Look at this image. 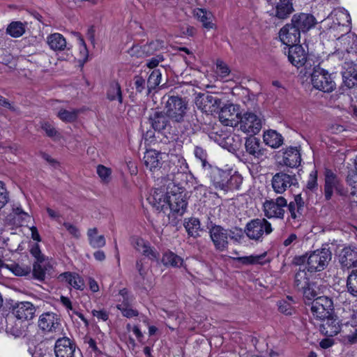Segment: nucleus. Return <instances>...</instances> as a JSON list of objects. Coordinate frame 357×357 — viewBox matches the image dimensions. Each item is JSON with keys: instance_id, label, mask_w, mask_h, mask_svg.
<instances>
[{"instance_id": "nucleus-13", "label": "nucleus", "mask_w": 357, "mask_h": 357, "mask_svg": "<svg viewBox=\"0 0 357 357\" xmlns=\"http://www.w3.org/2000/svg\"><path fill=\"white\" fill-rule=\"evenodd\" d=\"M284 53L287 54L289 62L296 67L307 66V52L297 43L284 47Z\"/></svg>"}, {"instance_id": "nucleus-27", "label": "nucleus", "mask_w": 357, "mask_h": 357, "mask_svg": "<svg viewBox=\"0 0 357 357\" xmlns=\"http://www.w3.org/2000/svg\"><path fill=\"white\" fill-rule=\"evenodd\" d=\"M282 162L291 168L297 167L301 165V155L300 149L296 146H289L283 151Z\"/></svg>"}, {"instance_id": "nucleus-22", "label": "nucleus", "mask_w": 357, "mask_h": 357, "mask_svg": "<svg viewBox=\"0 0 357 357\" xmlns=\"http://www.w3.org/2000/svg\"><path fill=\"white\" fill-rule=\"evenodd\" d=\"M188 170V165L185 159L178 155H172L169 160V172L170 176L186 173ZM173 178H169V182H173Z\"/></svg>"}, {"instance_id": "nucleus-54", "label": "nucleus", "mask_w": 357, "mask_h": 357, "mask_svg": "<svg viewBox=\"0 0 357 357\" xmlns=\"http://www.w3.org/2000/svg\"><path fill=\"white\" fill-rule=\"evenodd\" d=\"M195 156L201 160L202 166L206 167L209 164L207 162V153L206 151L202 146H196L194 151Z\"/></svg>"}, {"instance_id": "nucleus-26", "label": "nucleus", "mask_w": 357, "mask_h": 357, "mask_svg": "<svg viewBox=\"0 0 357 357\" xmlns=\"http://www.w3.org/2000/svg\"><path fill=\"white\" fill-rule=\"evenodd\" d=\"M319 326L320 332L326 336L333 337L340 331V325L337 317L333 314L321 319Z\"/></svg>"}, {"instance_id": "nucleus-8", "label": "nucleus", "mask_w": 357, "mask_h": 357, "mask_svg": "<svg viewBox=\"0 0 357 357\" xmlns=\"http://www.w3.org/2000/svg\"><path fill=\"white\" fill-rule=\"evenodd\" d=\"M311 312L314 317L321 320L334 312L333 302L327 296H319L312 302Z\"/></svg>"}, {"instance_id": "nucleus-45", "label": "nucleus", "mask_w": 357, "mask_h": 357, "mask_svg": "<svg viewBox=\"0 0 357 357\" xmlns=\"http://www.w3.org/2000/svg\"><path fill=\"white\" fill-rule=\"evenodd\" d=\"M107 97L110 101L117 100L120 104L123 102L121 86L118 82L111 83L107 92Z\"/></svg>"}, {"instance_id": "nucleus-15", "label": "nucleus", "mask_w": 357, "mask_h": 357, "mask_svg": "<svg viewBox=\"0 0 357 357\" xmlns=\"http://www.w3.org/2000/svg\"><path fill=\"white\" fill-rule=\"evenodd\" d=\"M268 4L272 6V8L267 10V13L272 17H275L280 20H284L294 11L291 2H282L278 0H266Z\"/></svg>"}, {"instance_id": "nucleus-16", "label": "nucleus", "mask_w": 357, "mask_h": 357, "mask_svg": "<svg viewBox=\"0 0 357 357\" xmlns=\"http://www.w3.org/2000/svg\"><path fill=\"white\" fill-rule=\"evenodd\" d=\"M60 316L54 312H44L38 319V327L45 333H55L61 327Z\"/></svg>"}, {"instance_id": "nucleus-29", "label": "nucleus", "mask_w": 357, "mask_h": 357, "mask_svg": "<svg viewBox=\"0 0 357 357\" xmlns=\"http://www.w3.org/2000/svg\"><path fill=\"white\" fill-rule=\"evenodd\" d=\"M287 208L293 219L300 220L303 215L305 202L301 194L294 197V200L287 205Z\"/></svg>"}, {"instance_id": "nucleus-35", "label": "nucleus", "mask_w": 357, "mask_h": 357, "mask_svg": "<svg viewBox=\"0 0 357 357\" xmlns=\"http://www.w3.org/2000/svg\"><path fill=\"white\" fill-rule=\"evenodd\" d=\"M47 43L54 51H63L67 46L66 38L59 33L50 34L47 38Z\"/></svg>"}, {"instance_id": "nucleus-18", "label": "nucleus", "mask_w": 357, "mask_h": 357, "mask_svg": "<svg viewBox=\"0 0 357 357\" xmlns=\"http://www.w3.org/2000/svg\"><path fill=\"white\" fill-rule=\"evenodd\" d=\"M164 42L162 40L151 41L144 45H133L129 50L131 56L137 57H146L153 55L156 51L163 47Z\"/></svg>"}, {"instance_id": "nucleus-64", "label": "nucleus", "mask_w": 357, "mask_h": 357, "mask_svg": "<svg viewBox=\"0 0 357 357\" xmlns=\"http://www.w3.org/2000/svg\"><path fill=\"white\" fill-rule=\"evenodd\" d=\"M97 174L102 180H106L111 174V170L103 165H99L97 167Z\"/></svg>"}, {"instance_id": "nucleus-33", "label": "nucleus", "mask_w": 357, "mask_h": 357, "mask_svg": "<svg viewBox=\"0 0 357 357\" xmlns=\"http://www.w3.org/2000/svg\"><path fill=\"white\" fill-rule=\"evenodd\" d=\"M59 279L61 281L67 282L69 285L76 289L82 290L84 289V280L77 273L65 272L59 275Z\"/></svg>"}, {"instance_id": "nucleus-62", "label": "nucleus", "mask_w": 357, "mask_h": 357, "mask_svg": "<svg viewBox=\"0 0 357 357\" xmlns=\"http://www.w3.org/2000/svg\"><path fill=\"white\" fill-rule=\"evenodd\" d=\"M347 182L348 185H357V156L355 160V171H351L349 173L347 177Z\"/></svg>"}, {"instance_id": "nucleus-28", "label": "nucleus", "mask_w": 357, "mask_h": 357, "mask_svg": "<svg viewBox=\"0 0 357 357\" xmlns=\"http://www.w3.org/2000/svg\"><path fill=\"white\" fill-rule=\"evenodd\" d=\"M211 169L210 178L214 187L216 189H220L225 191V188L227 186L226 183L227 180V171L222 170L216 167H213L211 165H208Z\"/></svg>"}, {"instance_id": "nucleus-31", "label": "nucleus", "mask_w": 357, "mask_h": 357, "mask_svg": "<svg viewBox=\"0 0 357 357\" xmlns=\"http://www.w3.org/2000/svg\"><path fill=\"white\" fill-rule=\"evenodd\" d=\"M351 187L350 192L340 183L335 188V190L340 196L347 199L352 207H357V185H349Z\"/></svg>"}, {"instance_id": "nucleus-48", "label": "nucleus", "mask_w": 357, "mask_h": 357, "mask_svg": "<svg viewBox=\"0 0 357 357\" xmlns=\"http://www.w3.org/2000/svg\"><path fill=\"white\" fill-rule=\"evenodd\" d=\"M266 256V252H264L261 255H250L245 257H237L236 260L244 265H250V264H264V262L262 260Z\"/></svg>"}, {"instance_id": "nucleus-55", "label": "nucleus", "mask_w": 357, "mask_h": 357, "mask_svg": "<svg viewBox=\"0 0 357 357\" xmlns=\"http://www.w3.org/2000/svg\"><path fill=\"white\" fill-rule=\"evenodd\" d=\"M344 15V13H343L342 12H332L325 20V22L328 24V25L329 26L330 23H331V21H333V24H334V26H333V28L335 27L336 25L337 26H340L342 24V22H340V17H343ZM333 26H330V28H332Z\"/></svg>"}, {"instance_id": "nucleus-58", "label": "nucleus", "mask_w": 357, "mask_h": 357, "mask_svg": "<svg viewBox=\"0 0 357 357\" xmlns=\"http://www.w3.org/2000/svg\"><path fill=\"white\" fill-rule=\"evenodd\" d=\"M9 200L8 192L2 181H0V210L3 208Z\"/></svg>"}, {"instance_id": "nucleus-21", "label": "nucleus", "mask_w": 357, "mask_h": 357, "mask_svg": "<svg viewBox=\"0 0 357 357\" xmlns=\"http://www.w3.org/2000/svg\"><path fill=\"white\" fill-rule=\"evenodd\" d=\"M343 84L348 89L357 86V66L352 61H345L342 65Z\"/></svg>"}, {"instance_id": "nucleus-50", "label": "nucleus", "mask_w": 357, "mask_h": 357, "mask_svg": "<svg viewBox=\"0 0 357 357\" xmlns=\"http://www.w3.org/2000/svg\"><path fill=\"white\" fill-rule=\"evenodd\" d=\"M162 73L160 69L152 71L147 80L148 93L160 84Z\"/></svg>"}, {"instance_id": "nucleus-2", "label": "nucleus", "mask_w": 357, "mask_h": 357, "mask_svg": "<svg viewBox=\"0 0 357 357\" xmlns=\"http://www.w3.org/2000/svg\"><path fill=\"white\" fill-rule=\"evenodd\" d=\"M332 259V253L328 248H321L301 256H296L292 263L296 266L306 264L309 272H319L324 270Z\"/></svg>"}, {"instance_id": "nucleus-19", "label": "nucleus", "mask_w": 357, "mask_h": 357, "mask_svg": "<svg viewBox=\"0 0 357 357\" xmlns=\"http://www.w3.org/2000/svg\"><path fill=\"white\" fill-rule=\"evenodd\" d=\"M291 23L300 33H305L314 27L317 21L312 14L301 13L294 15Z\"/></svg>"}, {"instance_id": "nucleus-5", "label": "nucleus", "mask_w": 357, "mask_h": 357, "mask_svg": "<svg viewBox=\"0 0 357 357\" xmlns=\"http://www.w3.org/2000/svg\"><path fill=\"white\" fill-rule=\"evenodd\" d=\"M272 231L271 224L265 218L252 219L244 228V233L247 237L258 242L262 241L263 236L270 234Z\"/></svg>"}, {"instance_id": "nucleus-37", "label": "nucleus", "mask_w": 357, "mask_h": 357, "mask_svg": "<svg viewBox=\"0 0 357 357\" xmlns=\"http://www.w3.org/2000/svg\"><path fill=\"white\" fill-rule=\"evenodd\" d=\"M194 15L202 23V26L206 29H212L213 23L212 22L213 14L204 8H196L194 10Z\"/></svg>"}, {"instance_id": "nucleus-11", "label": "nucleus", "mask_w": 357, "mask_h": 357, "mask_svg": "<svg viewBox=\"0 0 357 357\" xmlns=\"http://www.w3.org/2000/svg\"><path fill=\"white\" fill-rule=\"evenodd\" d=\"M220 121L227 126L235 127L238 125L241 113L239 107L234 104H227L218 108Z\"/></svg>"}, {"instance_id": "nucleus-1", "label": "nucleus", "mask_w": 357, "mask_h": 357, "mask_svg": "<svg viewBox=\"0 0 357 357\" xmlns=\"http://www.w3.org/2000/svg\"><path fill=\"white\" fill-rule=\"evenodd\" d=\"M165 109L170 118L172 123L180 126L183 125L185 130L196 127L198 119L195 111L190 112L188 102L185 98L178 96H168L165 102Z\"/></svg>"}, {"instance_id": "nucleus-7", "label": "nucleus", "mask_w": 357, "mask_h": 357, "mask_svg": "<svg viewBox=\"0 0 357 357\" xmlns=\"http://www.w3.org/2000/svg\"><path fill=\"white\" fill-rule=\"evenodd\" d=\"M263 119L261 114H257L255 112H247L240 116L239 128L243 132L255 135L259 132L262 128Z\"/></svg>"}, {"instance_id": "nucleus-44", "label": "nucleus", "mask_w": 357, "mask_h": 357, "mask_svg": "<svg viewBox=\"0 0 357 357\" xmlns=\"http://www.w3.org/2000/svg\"><path fill=\"white\" fill-rule=\"evenodd\" d=\"M242 182L243 177L240 174L235 173L233 175H230V174L227 172V186L225 188V192L238 189Z\"/></svg>"}, {"instance_id": "nucleus-43", "label": "nucleus", "mask_w": 357, "mask_h": 357, "mask_svg": "<svg viewBox=\"0 0 357 357\" xmlns=\"http://www.w3.org/2000/svg\"><path fill=\"white\" fill-rule=\"evenodd\" d=\"M25 32L24 24L20 21L12 22L6 29V33L13 38H19Z\"/></svg>"}, {"instance_id": "nucleus-63", "label": "nucleus", "mask_w": 357, "mask_h": 357, "mask_svg": "<svg viewBox=\"0 0 357 357\" xmlns=\"http://www.w3.org/2000/svg\"><path fill=\"white\" fill-rule=\"evenodd\" d=\"M41 128L50 137H53L57 134L56 129L48 122L43 123Z\"/></svg>"}, {"instance_id": "nucleus-20", "label": "nucleus", "mask_w": 357, "mask_h": 357, "mask_svg": "<svg viewBox=\"0 0 357 357\" xmlns=\"http://www.w3.org/2000/svg\"><path fill=\"white\" fill-rule=\"evenodd\" d=\"M245 149L248 153L252 155L258 162L266 158V149L261 146L260 140L254 137H247Z\"/></svg>"}, {"instance_id": "nucleus-4", "label": "nucleus", "mask_w": 357, "mask_h": 357, "mask_svg": "<svg viewBox=\"0 0 357 357\" xmlns=\"http://www.w3.org/2000/svg\"><path fill=\"white\" fill-rule=\"evenodd\" d=\"M168 188H170L167 200L168 209L173 213L182 216L185 212L188 206L186 193L176 186L174 182H169Z\"/></svg>"}, {"instance_id": "nucleus-52", "label": "nucleus", "mask_w": 357, "mask_h": 357, "mask_svg": "<svg viewBox=\"0 0 357 357\" xmlns=\"http://www.w3.org/2000/svg\"><path fill=\"white\" fill-rule=\"evenodd\" d=\"M116 307L121 312L122 314L127 318L139 315L138 311L131 308L128 303H124V302H123L121 304H118Z\"/></svg>"}, {"instance_id": "nucleus-47", "label": "nucleus", "mask_w": 357, "mask_h": 357, "mask_svg": "<svg viewBox=\"0 0 357 357\" xmlns=\"http://www.w3.org/2000/svg\"><path fill=\"white\" fill-rule=\"evenodd\" d=\"M79 114V110L78 109H71L67 110L64 109H61L57 114L58 117L63 121L66 123H72L77 120L78 115Z\"/></svg>"}, {"instance_id": "nucleus-30", "label": "nucleus", "mask_w": 357, "mask_h": 357, "mask_svg": "<svg viewBox=\"0 0 357 357\" xmlns=\"http://www.w3.org/2000/svg\"><path fill=\"white\" fill-rule=\"evenodd\" d=\"M340 183L335 174L331 170L326 169L325 172V185H324V196L326 200L331 199L333 190L336 186Z\"/></svg>"}, {"instance_id": "nucleus-38", "label": "nucleus", "mask_w": 357, "mask_h": 357, "mask_svg": "<svg viewBox=\"0 0 357 357\" xmlns=\"http://www.w3.org/2000/svg\"><path fill=\"white\" fill-rule=\"evenodd\" d=\"M97 234L98 229L96 227L89 229L87 231L89 244L93 248H102L106 244L105 236L103 235L97 236Z\"/></svg>"}, {"instance_id": "nucleus-10", "label": "nucleus", "mask_w": 357, "mask_h": 357, "mask_svg": "<svg viewBox=\"0 0 357 357\" xmlns=\"http://www.w3.org/2000/svg\"><path fill=\"white\" fill-rule=\"evenodd\" d=\"M195 105L202 112L213 114L218 112L221 105V100L218 97L208 93H199L195 98Z\"/></svg>"}, {"instance_id": "nucleus-57", "label": "nucleus", "mask_w": 357, "mask_h": 357, "mask_svg": "<svg viewBox=\"0 0 357 357\" xmlns=\"http://www.w3.org/2000/svg\"><path fill=\"white\" fill-rule=\"evenodd\" d=\"M229 238L231 240H234L236 242H240L241 239L243 238L244 229L243 230L239 227H234L232 229L229 230Z\"/></svg>"}, {"instance_id": "nucleus-46", "label": "nucleus", "mask_w": 357, "mask_h": 357, "mask_svg": "<svg viewBox=\"0 0 357 357\" xmlns=\"http://www.w3.org/2000/svg\"><path fill=\"white\" fill-rule=\"evenodd\" d=\"M347 291L353 296H357V269L352 270L347 278Z\"/></svg>"}, {"instance_id": "nucleus-3", "label": "nucleus", "mask_w": 357, "mask_h": 357, "mask_svg": "<svg viewBox=\"0 0 357 357\" xmlns=\"http://www.w3.org/2000/svg\"><path fill=\"white\" fill-rule=\"evenodd\" d=\"M148 121L155 131L164 135L167 139H174L178 135L176 127L165 111H153L149 114Z\"/></svg>"}, {"instance_id": "nucleus-17", "label": "nucleus", "mask_w": 357, "mask_h": 357, "mask_svg": "<svg viewBox=\"0 0 357 357\" xmlns=\"http://www.w3.org/2000/svg\"><path fill=\"white\" fill-rule=\"evenodd\" d=\"M337 259L342 269L357 267V247H344L340 251Z\"/></svg>"}, {"instance_id": "nucleus-36", "label": "nucleus", "mask_w": 357, "mask_h": 357, "mask_svg": "<svg viewBox=\"0 0 357 357\" xmlns=\"http://www.w3.org/2000/svg\"><path fill=\"white\" fill-rule=\"evenodd\" d=\"M264 142L271 148L277 149L283 144V137L275 130H269L264 134Z\"/></svg>"}, {"instance_id": "nucleus-14", "label": "nucleus", "mask_w": 357, "mask_h": 357, "mask_svg": "<svg viewBox=\"0 0 357 357\" xmlns=\"http://www.w3.org/2000/svg\"><path fill=\"white\" fill-rule=\"evenodd\" d=\"M297 184L295 175H290L284 172L276 173L272 177L271 185L275 192L282 194L291 185Z\"/></svg>"}, {"instance_id": "nucleus-32", "label": "nucleus", "mask_w": 357, "mask_h": 357, "mask_svg": "<svg viewBox=\"0 0 357 357\" xmlns=\"http://www.w3.org/2000/svg\"><path fill=\"white\" fill-rule=\"evenodd\" d=\"M160 153L155 150L146 151L144 156V164L151 172H155L160 167Z\"/></svg>"}, {"instance_id": "nucleus-56", "label": "nucleus", "mask_w": 357, "mask_h": 357, "mask_svg": "<svg viewBox=\"0 0 357 357\" xmlns=\"http://www.w3.org/2000/svg\"><path fill=\"white\" fill-rule=\"evenodd\" d=\"M317 172L312 171L309 175L306 188L307 190L314 192L317 189Z\"/></svg>"}, {"instance_id": "nucleus-40", "label": "nucleus", "mask_w": 357, "mask_h": 357, "mask_svg": "<svg viewBox=\"0 0 357 357\" xmlns=\"http://www.w3.org/2000/svg\"><path fill=\"white\" fill-rule=\"evenodd\" d=\"M310 283L311 282L310 281L308 274L305 270L299 268L295 274L294 287L299 291L301 290V289H304L305 287L309 285Z\"/></svg>"}, {"instance_id": "nucleus-61", "label": "nucleus", "mask_w": 357, "mask_h": 357, "mask_svg": "<svg viewBox=\"0 0 357 357\" xmlns=\"http://www.w3.org/2000/svg\"><path fill=\"white\" fill-rule=\"evenodd\" d=\"M216 68L217 72L222 77H225L229 74L230 70L228 66L222 61H217Z\"/></svg>"}, {"instance_id": "nucleus-34", "label": "nucleus", "mask_w": 357, "mask_h": 357, "mask_svg": "<svg viewBox=\"0 0 357 357\" xmlns=\"http://www.w3.org/2000/svg\"><path fill=\"white\" fill-rule=\"evenodd\" d=\"M265 215L268 218H283L284 209L273 203V199L266 200L264 204Z\"/></svg>"}, {"instance_id": "nucleus-23", "label": "nucleus", "mask_w": 357, "mask_h": 357, "mask_svg": "<svg viewBox=\"0 0 357 357\" xmlns=\"http://www.w3.org/2000/svg\"><path fill=\"white\" fill-rule=\"evenodd\" d=\"M75 345L66 337L59 338L54 345L56 357H74Z\"/></svg>"}, {"instance_id": "nucleus-41", "label": "nucleus", "mask_w": 357, "mask_h": 357, "mask_svg": "<svg viewBox=\"0 0 357 357\" xmlns=\"http://www.w3.org/2000/svg\"><path fill=\"white\" fill-rule=\"evenodd\" d=\"M184 227L189 236L196 238L200 236V221L198 218H191L188 221H185Z\"/></svg>"}, {"instance_id": "nucleus-25", "label": "nucleus", "mask_w": 357, "mask_h": 357, "mask_svg": "<svg viewBox=\"0 0 357 357\" xmlns=\"http://www.w3.org/2000/svg\"><path fill=\"white\" fill-rule=\"evenodd\" d=\"M279 37L287 47L300 41L301 33L292 25V23L287 24L280 29Z\"/></svg>"}, {"instance_id": "nucleus-60", "label": "nucleus", "mask_w": 357, "mask_h": 357, "mask_svg": "<svg viewBox=\"0 0 357 357\" xmlns=\"http://www.w3.org/2000/svg\"><path fill=\"white\" fill-rule=\"evenodd\" d=\"M134 85L137 92L142 93L146 88L145 79L139 75L134 77Z\"/></svg>"}, {"instance_id": "nucleus-59", "label": "nucleus", "mask_w": 357, "mask_h": 357, "mask_svg": "<svg viewBox=\"0 0 357 357\" xmlns=\"http://www.w3.org/2000/svg\"><path fill=\"white\" fill-rule=\"evenodd\" d=\"M13 273L19 276L26 275L31 272V269L28 267H22L19 264L12 265L10 268Z\"/></svg>"}, {"instance_id": "nucleus-42", "label": "nucleus", "mask_w": 357, "mask_h": 357, "mask_svg": "<svg viewBox=\"0 0 357 357\" xmlns=\"http://www.w3.org/2000/svg\"><path fill=\"white\" fill-rule=\"evenodd\" d=\"M299 291H301L303 294L305 305H312V302L317 298V293L315 290L314 283L313 282L305 287L304 289H301Z\"/></svg>"}, {"instance_id": "nucleus-12", "label": "nucleus", "mask_w": 357, "mask_h": 357, "mask_svg": "<svg viewBox=\"0 0 357 357\" xmlns=\"http://www.w3.org/2000/svg\"><path fill=\"white\" fill-rule=\"evenodd\" d=\"M211 239L215 248L219 251H224L228 247L229 234L227 229L220 225L211 222L208 227Z\"/></svg>"}, {"instance_id": "nucleus-6", "label": "nucleus", "mask_w": 357, "mask_h": 357, "mask_svg": "<svg viewBox=\"0 0 357 357\" xmlns=\"http://www.w3.org/2000/svg\"><path fill=\"white\" fill-rule=\"evenodd\" d=\"M311 83L314 89L325 93L332 92L336 86L331 75L318 66L314 68L311 74Z\"/></svg>"}, {"instance_id": "nucleus-9", "label": "nucleus", "mask_w": 357, "mask_h": 357, "mask_svg": "<svg viewBox=\"0 0 357 357\" xmlns=\"http://www.w3.org/2000/svg\"><path fill=\"white\" fill-rule=\"evenodd\" d=\"M170 188L163 185L160 188H156L151 192L147 198L149 202L158 211L164 213L168 210V197Z\"/></svg>"}, {"instance_id": "nucleus-24", "label": "nucleus", "mask_w": 357, "mask_h": 357, "mask_svg": "<svg viewBox=\"0 0 357 357\" xmlns=\"http://www.w3.org/2000/svg\"><path fill=\"white\" fill-rule=\"evenodd\" d=\"M35 312V307L30 302L15 303L13 305V313L19 320L32 319Z\"/></svg>"}, {"instance_id": "nucleus-39", "label": "nucleus", "mask_w": 357, "mask_h": 357, "mask_svg": "<svg viewBox=\"0 0 357 357\" xmlns=\"http://www.w3.org/2000/svg\"><path fill=\"white\" fill-rule=\"evenodd\" d=\"M162 262L166 266L181 267L183 265V259L173 252L167 251L162 255Z\"/></svg>"}, {"instance_id": "nucleus-53", "label": "nucleus", "mask_w": 357, "mask_h": 357, "mask_svg": "<svg viewBox=\"0 0 357 357\" xmlns=\"http://www.w3.org/2000/svg\"><path fill=\"white\" fill-rule=\"evenodd\" d=\"M279 311L285 315H292L295 312V309L291 303L287 300H282L278 303Z\"/></svg>"}, {"instance_id": "nucleus-49", "label": "nucleus", "mask_w": 357, "mask_h": 357, "mask_svg": "<svg viewBox=\"0 0 357 357\" xmlns=\"http://www.w3.org/2000/svg\"><path fill=\"white\" fill-rule=\"evenodd\" d=\"M46 266L45 261H36L33 266V276L35 279L43 281L45 278Z\"/></svg>"}, {"instance_id": "nucleus-51", "label": "nucleus", "mask_w": 357, "mask_h": 357, "mask_svg": "<svg viewBox=\"0 0 357 357\" xmlns=\"http://www.w3.org/2000/svg\"><path fill=\"white\" fill-rule=\"evenodd\" d=\"M140 253L151 261H157L160 257L159 252L153 247H151L149 242L140 251Z\"/></svg>"}]
</instances>
